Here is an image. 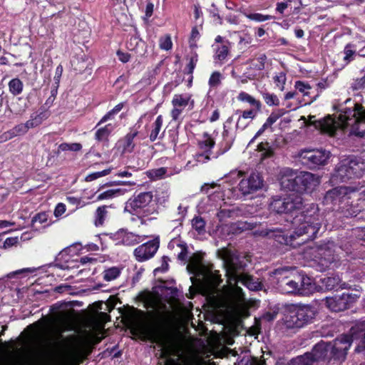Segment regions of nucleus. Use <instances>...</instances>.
Segmentation results:
<instances>
[{
  "label": "nucleus",
  "mask_w": 365,
  "mask_h": 365,
  "mask_svg": "<svg viewBox=\"0 0 365 365\" xmlns=\"http://www.w3.org/2000/svg\"><path fill=\"white\" fill-rule=\"evenodd\" d=\"M219 255L223 260L227 283L232 289V296L237 301L244 299L242 289L237 286L239 283L251 291L262 289V284L259 279L244 272L247 264L237 252L224 248L219 251Z\"/></svg>",
  "instance_id": "obj_1"
},
{
  "label": "nucleus",
  "mask_w": 365,
  "mask_h": 365,
  "mask_svg": "<svg viewBox=\"0 0 365 365\" xmlns=\"http://www.w3.org/2000/svg\"><path fill=\"white\" fill-rule=\"evenodd\" d=\"M187 272L193 274L190 277L192 285L190 290L199 292L210 299H215L218 294V286L222 279L219 271H213L212 268L205 266L199 256L194 255L189 259L187 265Z\"/></svg>",
  "instance_id": "obj_2"
},
{
  "label": "nucleus",
  "mask_w": 365,
  "mask_h": 365,
  "mask_svg": "<svg viewBox=\"0 0 365 365\" xmlns=\"http://www.w3.org/2000/svg\"><path fill=\"white\" fill-rule=\"evenodd\" d=\"M302 207L303 210L292 220L294 229L292 237L302 236V239L297 242V245L315 238L322 221L317 205L311 203L302 205Z\"/></svg>",
  "instance_id": "obj_3"
},
{
  "label": "nucleus",
  "mask_w": 365,
  "mask_h": 365,
  "mask_svg": "<svg viewBox=\"0 0 365 365\" xmlns=\"http://www.w3.org/2000/svg\"><path fill=\"white\" fill-rule=\"evenodd\" d=\"M158 208L152 192H142L133 195L126 201L124 212L143 218L158 215Z\"/></svg>",
  "instance_id": "obj_4"
},
{
  "label": "nucleus",
  "mask_w": 365,
  "mask_h": 365,
  "mask_svg": "<svg viewBox=\"0 0 365 365\" xmlns=\"http://www.w3.org/2000/svg\"><path fill=\"white\" fill-rule=\"evenodd\" d=\"M319 183V178L309 172L291 173L283 176L281 179V185L283 187L297 192L311 191Z\"/></svg>",
  "instance_id": "obj_5"
},
{
  "label": "nucleus",
  "mask_w": 365,
  "mask_h": 365,
  "mask_svg": "<svg viewBox=\"0 0 365 365\" xmlns=\"http://www.w3.org/2000/svg\"><path fill=\"white\" fill-rule=\"evenodd\" d=\"M364 163L356 157L341 159L336 167L333 178L336 181L347 182L361 178L364 173Z\"/></svg>",
  "instance_id": "obj_6"
},
{
  "label": "nucleus",
  "mask_w": 365,
  "mask_h": 365,
  "mask_svg": "<svg viewBox=\"0 0 365 365\" xmlns=\"http://www.w3.org/2000/svg\"><path fill=\"white\" fill-rule=\"evenodd\" d=\"M314 309L310 305H300L293 307L284 319L288 329L301 328L312 322L315 317Z\"/></svg>",
  "instance_id": "obj_7"
},
{
  "label": "nucleus",
  "mask_w": 365,
  "mask_h": 365,
  "mask_svg": "<svg viewBox=\"0 0 365 365\" xmlns=\"http://www.w3.org/2000/svg\"><path fill=\"white\" fill-rule=\"evenodd\" d=\"M364 331L365 320L356 322L355 325L350 329L351 336L341 335L334 340V344L331 346V353L333 355L338 359L340 357H344L351 345L353 340L352 338L356 337L360 332H363Z\"/></svg>",
  "instance_id": "obj_8"
},
{
  "label": "nucleus",
  "mask_w": 365,
  "mask_h": 365,
  "mask_svg": "<svg viewBox=\"0 0 365 365\" xmlns=\"http://www.w3.org/2000/svg\"><path fill=\"white\" fill-rule=\"evenodd\" d=\"M303 199L296 194H289L285 197L274 198L269 205L270 209L277 213H292L302 207Z\"/></svg>",
  "instance_id": "obj_9"
},
{
  "label": "nucleus",
  "mask_w": 365,
  "mask_h": 365,
  "mask_svg": "<svg viewBox=\"0 0 365 365\" xmlns=\"http://www.w3.org/2000/svg\"><path fill=\"white\" fill-rule=\"evenodd\" d=\"M330 152L325 150H303L299 153L302 164L310 169H314L327 163Z\"/></svg>",
  "instance_id": "obj_10"
},
{
  "label": "nucleus",
  "mask_w": 365,
  "mask_h": 365,
  "mask_svg": "<svg viewBox=\"0 0 365 365\" xmlns=\"http://www.w3.org/2000/svg\"><path fill=\"white\" fill-rule=\"evenodd\" d=\"M361 119H365V109H363L361 105L354 103L353 108H346L341 110L339 115L338 121L334 120L336 130L339 127L345 128L347 126H351Z\"/></svg>",
  "instance_id": "obj_11"
},
{
  "label": "nucleus",
  "mask_w": 365,
  "mask_h": 365,
  "mask_svg": "<svg viewBox=\"0 0 365 365\" xmlns=\"http://www.w3.org/2000/svg\"><path fill=\"white\" fill-rule=\"evenodd\" d=\"M359 247H365V227H355L349 231L340 247L347 254H352L351 250H358Z\"/></svg>",
  "instance_id": "obj_12"
},
{
  "label": "nucleus",
  "mask_w": 365,
  "mask_h": 365,
  "mask_svg": "<svg viewBox=\"0 0 365 365\" xmlns=\"http://www.w3.org/2000/svg\"><path fill=\"white\" fill-rule=\"evenodd\" d=\"M147 236L140 235L135 232L129 231L127 228L119 229L114 233L110 234V239L115 245L133 247L144 241Z\"/></svg>",
  "instance_id": "obj_13"
},
{
  "label": "nucleus",
  "mask_w": 365,
  "mask_h": 365,
  "mask_svg": "<svg viewBox=\"0 0 365 365\" xmlns=\"http://www.w3.org/2000/svg\"><path fill=\"white\" fill-rule=\"evenodd\" d=\"M357 298L356 294L344 292L341 294L326 297L325 303L331 311L338 312L349 309L356 301Z\"/></svg>",
  "instance_id": "obj_14"
},
{
  "label": "nucleus",
  "mask_w": 365,
  "mask_h": 365,
  "mask_svg": "<svg viewBox=\"0 0 365 365\" xmlns=\"http://www.w3.org/2000/svg\"><path fill=\"white\" fill-rule=\"evenodd\" d=\"M159 247L160 237L156 236L153 240L138 246L133 250V256L138 262H146L155 255Z\"/></svg>",
  "instance_id": "obj_15"
},
{
  "label": "nucleus",
  "mask_w": 365,
  "mask_h": 365,
  "mask_svg": "<svg viewBox=\"0 0 365 365\" xmlns=\"http://www.w3.org/2000/svg\"><path fill=\"white\" fill-rule=\"evenodd\" d=\"M259 235L263 237H267L274 239L275 241L280 244L290 245L295 246L294 240L302 239V236L292 237L293 232L289 235L285 233V230L282 227H272L268 228H263L260 230Z\"/></svg>",
  "instance_id": "obj_16"
},
{
  "label": "nucleus",
  "mask_w": 365,
  "mask_h": 365,
  "mask_svg": "<svg viewBox=\"0 0 365 365\" xmlns=\"http://www.w3.org/2000/svg\"><path fill=\"white\" fill-rule=\"evenodd\" d=\"M264 186V180L258 173H251L247 178L240 180L238 187L243 195L252 194L261 190Z\"/></svg>",
  "instance_id": "obj_17"
},
{
  "label": "nucleus",
  "mask_w": 365,
  "mask_h": 365,
  "mask_svg": "<svg viewBox=\"0 0 365 365\" xmlns=\"http://www.w3.org/2000/svg\"><path fill=\"white\" fill-rule=\"evenodd\" d=\"M349 190V187L341 186L327 191L324 197V203L333 206L338 205L339 207L342 206V204L344 205L345 202H349V200H351Z\"/></svg>",
  "instance_id": "obj_18"
},
{
  "label": "nucleus",
  "mask_w": 365,
  "mask_h": 365,
  "mask_svg": "<svg viewBox=\"0 0 365 365\" xmlns=\"http://www.w3.org/2000/svg\"><path fill=\"white\" fill-rule=\"evenodd\" d=\"M195 101L191 98L190 94H175L172 100V105L173 106L171 110V117L173 120H177L182 110L186 106H189V109L192 110L194 108Z\"/></svg>",
  "instance_id": "obj_19"
},
{
  "label": "nucleus",
  "mask_w": 365,
  "mask_h": 365,
  "mask_svg": "<svg viewBox=\"0 0 365 365\" xmlns=\"http://www.w3.org/2000/svg\"><path fill=\"white\" fill-rule=\"evenodd\" d=\"M334 247L335 245L333 242H329L316 247L317 255L315 257L319 259V263L322 266L328 267L336 260V255L334 254Z\"/></svg>",
  "instance_id": "obj_20"
},
{
  "label": "nucleus",
  "mask_w": 365,
  "mask_h": 365,
  "mask_svg": "<svg viewBox=\"0 0 365 365\" xmlns=\"http://www.w3.org/2000/svg\"><path fill=\"white\" fill-rule=\"evenodd\" d=\"M307 125H313L321 132L327 133L329 135H334L336 133V123L334 120L330 116L321 118L319 120L315 119V116L309 115L307 121Z\"/></svg>",
  "instance_id": "obj_21"
},
{
  "label": "nucleus",
  "mask_w": 365,
  "mask_h": 365,
  "mask_svg": "<svg viewBox=\"0 0 365 365\" xmlns=\"http://www.w3.org/2000/svg\"><path fill=\"white\" fill-rule=\"evenodd\" d=\"M322 287L327 291L347 289L349 284L342 282L339 275L327 277L320 279Z\"/></svg>",
  "instance_id": "obj_22"
},
{
  "label": "nucleus",
  "mask_w": 365,
  "mask_h": 365,
  "mask_svg": "<svg viewBox=\"0 0 365 365\" xmlns=\"http://www.w3.org/2000/svg\"><path fill=\"white\" fill-rule=\"evenodd\" d=\"M297 279H299L298 295L308 296L316 291L317 286L313 279L306 275L299 274Z\"/></svg>",
  "instance_id": "obj_23"
},
{
  "label": "nucleus",
  "mask_w": 365,
  "mask_h": 365,
  "mask_svg": "<svg viewBox=\"0 0 365 365\" xmlns=\"http://www.w3.org/2000/svg\"><path fill=\"white\" fill-rule=\"evenodd\" d=\"M339 209L346 217H357L361 211V207L359 206V203H354V202L350 201V200H349V202H345Z\"/></svg>",
  "instance_id": "obj_24"
},
{
  "label": "nucleus",
  "mask_w": 365,
  "mask_h": 365,
  "mask_svg": "<svg viewBox=\"0 0 365 365\" xmlns=\"http://www.w3.org/2000/svg\"><path fill=\"white\" fill-rule=\"evenodd\" d=\"M295 268L292 267H279L275 269L272 272L271 276L274 277V279L276 280L277 286H279L282 280L290 278Z\"/></svg>",
  "instance_id": "obj_25"
},
{
  "label": "nucleus",
  "mask_w": 365,
  "mask_h": 365,
  "mask_svg": "<svg viewBox=\"0 0 365 365\" xmlns=\"http://www.w3.org/2000/svg\"><path fill=\"white\" fill-rule=\"evenodd\" d=\"M278 287L284 293L298 294L299 279H297V276L294 279L289 278L282 280Z\"/></svg>",
  "instance_id": "obj_26"
},
{
  "label": "nucleus",
  "mask_w": 365,
  "mask_h": 365,
  "mask_svg": "<svg viewBox=\"0 0 365 365\" xmlns=\"http://www.w3.org/2000/svg\"><path fill=\"white\" fill-rule=\"evenodd\" d=\"M138 132L128 133L123 139L119 140V145L122 148L123 153H130L135 148L134 138L137 135Z\"/></svg>",
  "instance_id": "obj_27"
},
{
  "label": "nucleus",
  "mask_w": 365,
  "mask_h": 365,
  "mask_svg": "<svg viewBox=\"0 0 365 365\" xmlns=\"http://www.w3.org/2000/svg\"><path fill=\"white\" fill-rule=\"evenodd\" d=\"M230 43L227 40H226V42H225L223 44L212 45V48L215 51L214 56L215 61L220 63H222L226 59L230 51Z\"/></svg>",
  "instance_id": "obj_28"
},
{
  "label": "nucleus",
  "mask_w": 365,
  "mask_h": 365,
  "mask_svg": "<svg viewBox=\"0 0 365 365\" xmlns=\"http://www.w3.org/2000/svg\"><path fill=\"white\" fill-rule=\"evenodd\" d=\"M163 122V116L160 115L152 124V129L149 135V138L151 142H154L158 138H161L163 136V132L161 134L160 133L162 129Z\"/></svg>",
  "instance_id": "obj_29"
},
{
  "label": "nucleus",
  "mask_w": 365,
  "mask_h": 365,
  "mask_svg": "<svg viewBox=\"0 0 365 365\" xmlns=\"http://www.w3.org/2000/svg\"><path fill=\"white\" fill-rule=\"evenodd\" d=\"M227 231L232 232L234 235L241 233L245 230H251L252 225L251 223L244 221H237L234 223H231L230 225L226 226Z\"/></svg>",
  "instance_id": "obj_30"
},
{
  "label": "nucleus",
  "mask_w": 365,
  "mask_h": 365,
  "mask_svg": "<svg viewBox=\"0 0 365 365\" xmlns=\"http://www.w3.org/2000/svg\"><path fill=\"white\" fill-rule=\"evenodd\" d=\"M237 99L240 101L248 103L250 105L254 106L257 110H261V102L258 100H256L254 97L246 92H240L237 96Z\"/></svg>",
  "instance_id": "obj_31"
},
{
  "label": "nucleus",
  "mask_w": 365,
  "mask_h": 365,
  "mask_svg": "<svg viewBox=\"0 0 365 365\" xmlns=\"http://www.w3.org/2000/svg\"><path fill=\"white\" fill-rule=\"evenodd\" d=\"M108 207L106 205L101 206L97 208L95 212L94 224L96 227L103 225L107 217Z\"/></svg>",
  "instance_id": "obj_32"
},
{
  "label": "nucleus",
  "mask_w": 365,
  "mask_h": 365,
  "mask_svg": "<svg viewBox=\"0 0 365 365\" xmlns=\"http://www.w3.org/2000/svg\"><path fill=\"white\" fill-rule=\"evenodd\" d=\"M24 84L23 82L18 78L11 79L9 82V91L14 96H18L23 91Z\"/></svg>",
  "instance_id": "obj_33"
},
{
  "label": "nucleus",
  "mask_w": 365,
  "mask_h": 365,
  "mask_svg": "<svg viewBox=\"0 0 365 365\" xmlns=\"http://www.w3.org/2000/svg\"><path fill=\"white\" fill-rule=\"evenodd\" d=\"M215 145V141L214 140L207 134H205L204 135V139L199 142V146L200 149L204 150L205 153H207L206 158L210 159V157L208 156L207 153L210 152L211 149Z\"/></svg>",
  "instance_id": "obj_34"
},
{
  "label": "nucleus",
  "mask_w": 365,
  "mask_h": 365,
  "mask_svg": "<svg viewBox=\"0 0 365 365\" xmlns=\"http://www.w3.org/2000/svg\"><path fill=\"white\" fill-rule=\"evenodd\" d=\"M351 128V134L358 137H365V119L357 120Z\"/></svg>",
  "instance_id": "obj_35"
},
{
  "label": "nucleus",
  "mask_w": 365,
  "mask_h": 365,
  "mask_svg": "<svg viewBox=\"0 0 365 365\" xmlns=\"http://www.w3.org/2000/svg\"><path fill=\"white\" fill-rule=\"evenodd\" d=\"M192 228L199 234L202 235L205 232L206 222L205 220L200 216H195L192 220Z\"/></svg>",
  "instance_id": "obj_36"
},
{
  "label": "nucleus",
  "mask_w": 365,
  "mask_h": 365,
  "mask_svg": "<svg viewBox=\"0 0 365 365\" xmlns=\"http://www.w3.org/2000/svg\"><path fill=\"white\" fill-rule=\"evenodd\" d=\"M121 272V269L117 267H112L106 269L103 274L104 280L110 282L117 279Z\"/></svg>",
  "instance_id": "obj_37"
},
{
  "label": "nucleus",
  "mask_w": 365,
  "mask_h": 365,
  "mask_svg": "<svg viewBox=\"0 0 365 365\" xmlns=\"http://www.w3.org/2000/svg\"><path fill=\"white\" fill-rule=\"evenodd\" d=\"M329 350V346H327L324 343H318L317 344L313 349L312 354L314 356V359H318L320 358L325 357L327 355V352Z\"/></svg>",
  "instance_id": "obj_38"
},
{
  "label": "nucleus",
  "mask_w": 365,
  "mask_h": 365,
  "mask_svg": "<svg viewBox=\"0 0 365 365\" xmlns=\"http://www.w3.org/2000/svg\"><path fill=\"white\" fill-rule=\"evenodd\" d=\"M111 131L112 125L111 124H108L96 130L95 133V139L98 141L105 140L108 138Z\"/></svg>",
  "instance_id": "obj_39"
},
{
  "label": "nucleus",
  "mask_w": 365,
  "mask_h": 365,
  "mask_svg": "<svg viewBox=\"0 0 365 365\" xmlns=\"http://www.w3.org/2000/svg\"><path fill=\"white\" fill-rule=\"evenodd\" d=\"M122 193L123 192L120 189H109L100 193L98 195L97 199L99 200L111 199L122 195Z\"/></svg>",
  "instance_id": "obj_40"
},
{
  "label": "nucleus",
  "mask_w": 365,
  "mask_h": 365,
  "mask_svg": "<svg viewBox=\"0 0 365 365\" xmlns=\"http://www.w3.org/2000/svg\"><path fill=\"white\" fill-rule=\"evenodd\" d=\"M259 110L255 108L246 110H237L235 112V115H240L243 118L251 121L255 118Z\"/></svg>",
  "instance_id": "obj_41"
},
{
  "label": "nucleus",
  "mask_w": 365,
  "mask_h": 365,
  "mask_svg": "<svg viewBox=\"0 0 365 365\" xmlns=\"http://www.w3.org/2000/svg\"><path fill=\"white\" fill-rule=\"evenodd\" d=\"M244 14L250 20L255 21L257 22H262L274 19L272 16L264 15L259 13H245Z\"/></svg>",
  "instance_id": "obj_42"
},
{
  "label": "nucleus",
  "mask_w": 365,
  "mask_h": 365,
  "mask_svg": "<svg viewBox=\"0 0 365 365\" xmlns=\"http://www.w3.org/2000/svg\"><path fill=\"white\" fill-rule=\"evenodd\" d=\"M354 45L351 43H348L346 45L344 49V61H346V63H349L351 61L354 60V56L356 54V49L354 48Z\"/></svg>",
  "instance_id": "obj_43"
},
{
  "label": "nucleus",
  "mask_w": 365,
  "mask_h": 365,
  "mask_svg": "<svg viewBox=\"0 0 365 365\" xmlns=\"http://www.w3.org/2000/svg\"><path fill=\"white\" fill-rule=\"evenodd\" d=\"M262 97L264 102L269 106H279V100L277 96L273 93H262Z\"/></svg>",
  "instance_id": "obj_44"
},
{
  "label": "nucleus",
  "mask_w": 365,
  "mask_h": 365,
  "mask_svg": "<svg viewBox=\"0 0 365 365\" xmlns=\"http://www.w3.org/2000/svg\"><path fill=\"white\" fill-rule=\"evenodd\" d=\"M285 113L284 109H278L271 113L269 116L267 118L266 122L272 126L279 118Z\"/></svg>",
  "instance_id": "obj_45"
},
{
  "label": "nucleus",
  "mask_w": 365,
  "mask_h": 365,
  "mask_svg": "<svg viewBox=\"0 0 365 365\" xmlns=\"http://www.w3.org/2000/svg\"><path fill=\"white\" fill-rule=\"evenodd\" d=\"M222 75L219 71L213 72L209 79L208 84L210 88H217L221 83Z\"/></svg>",
  "instance_id": "obj_46"
},
{
  "label": "nucleus",
  "mask_w": 365,
  "mask_h": 365,
  "mask_svg": "<svg viewBox=\"0 0 365 365\" xmlns=\"http://www.w3.org/2000/svg\"><path fill=\"white\" fill-rule=\"evenodd\" d=\"M294 87L297 91L303 93L304 96H308L309 94V90L312 88L308 83L301 81H296Z\"/></svg>",
  "instance_id": "obj_47"
},
{
  "label": "nucleus",
  "mask_w": 365,
  "mask_h": 365,
  "mask_svg": "<svg viewBox=\"0 0 365 365\" xmlns=\"http://www.w3.org/2000/svg\"><path fill=\"white\" fill-rule=\"evenodd\" d=\"M159 46L162 50L169 51L172 48L173 43L170 36H165L160 38Z\"/></svg>",
  "instance_id": "obj_48"
},
{
  "label": "nucleus",
  "mask_w": 365,
  "mask_h": 365,
  "mask_svg": "<svg viewBox=\"0 0 365 365\" xmlns=\"http://www.w3.org/2000/svg\"><path fill=\"white\" fill-rule=\"evenodd\" d=\"M167 173V168H160L158 169L152 170L149 173V176L153 180H158L163 178Z\"/></svg>",
  "instance_id": "obj_49"
},
{
  "label": "nucleus",
  "mask_w": 365,
  "mask_h": 365,
  "mask_svg": "<svg viewBox=\"0 0 365 365\" xmlns=\"http://www.w3.org/2000/svg\"><path fill=\"white\" fill-rule=\"evenodd\" d=\"M197 61V55L196 53H195V55L190 58V61L186 66V71H187L186 72L187 74L190 75V82L192 80V75L193 71L196 66Z\"/></svg>",
  "instance_id": "obj_50"
},
{
  "label": "nucleus",
  "mask_w": 365,
  "mask_h": 365,
  "mask_svg": "<svg viewBox=\"0 0 365 365\" xmlns=\"http://www.w3.org/2000/svg\"><path fill=\"white\" fill-rule=\"evenodd\" d=\"M9 131L12 134V136L14 137L16 135L25 134L28 131V129L25 123H21L16 125Z\"/></svg>",
  "instance_id": "obj_51"
},
{
  "label": "nucleus",
  "mask_w": 365,
  "mask_h": 365,
  "mask_svg": "<svg viewBox=\"0 0 365 365\" xmlns=\"http://www.w3.org/2000/svg\"><path fill=\"white\" fill-rule=\"evenodd\" d=\"M250 123V120H247V119L243 118L240 115H238V118L235 125L236 130H245L248 126Z\"/></svg>",
  "instance_id": "obj_52"
},
{
  "label": "nucleus",
  "mask_w": 365,
  "mask_h": 365,
  "mask_svg": "<svg viewBox=\"0 0 365 365\" xmlns=\"http://www.w3.org/2000/svg\"><path fill=\"white\" fill-rule=\"evenodd\" d=\"M200 34L197 26L192 29L190 38V45L191 47L196 46V41L200 38Z\"/></svg>",
  "instance_id": "obj_53"
},
{
  "label": "nucleus",
  "mask_w": 365,
  "mask_h": 365,
  "mask_svg": "<svg viewBox=\"0 0 365 365\" xmlns=\"http://www.w3.org/2000/svg\"><path fill=\"white\" fill-rule=\"evenodd\" d=\"M274 81L282 91L284 89V86L286 82V75L283 72L274 77Z\"/></svg>",
  "instance_id": "obj_54"
},
{
  "label": "nucleus",
  "mask_w": 365,
  "mask_h": 365,
  "mask_svg": "<svg viewBox=\"0 0 365 365\" xmlns=\"http://www.w3.org/2000/svg\"><path fill=\"white\" fill-rule=\"evenodd\" d=\"M234 211L230 209H221L217 213V217L220 221H222L227 218L231 217Z\"/></svg>",
  "instance_id": "obj_55"
},
{
  "label": "nucleus",
  "mask_w": 365,
  "mask_h": 365,
  "mask_svg": "<svg viewBox=\"0 0 365 365\" xmlns=\"http://www.w3.org/2000/svg\"><path fill=\"white\" fill-rule=\"evenodd\" d=\"M48 215L45 212H41L36 214L31 220L32 225L34 226L35 223L39 222L40 224L45 223L47 222Z\"/></svg>",
  "instance_id": "obj_56"
},
{
  "label": "nucleus",
  "mask_w": 365,
  "mask_h": 365,
  "mask_svg": "<svg viewBox=\"0 0 365 365\" xmlns=\"http://www.w3.org/2000/svg\"><path fill=\"white\" fill-rule=\"evenodd\" d=\"M41 118L39 115H36L34 118L27 120L25 124L27 129L35 128L41 123Z\"/></svg>",
  "instance_id": "obj_57"
},
{
  "label": "nucleus",
  "mask_w": 365,
  "mask_h": 365,
  "mask_svg": "<svg viewBox=\"0 0 365 365\" xmlns=\"http://www.w3.org/2000/svg\"><path fill=\"white\" fill-rule=\"evenodd\" d=\"M365 86V73L364 75L359 78H356L351 85L353 90H359Z\"/></svg>",
  "instance_id": "obj_58"
},
{
  "label": "nucleus",
  "mask_w": 365,
  "mask_h": 365,
  "mask_svg": "<svg viewBox=\"0 0 365 365\" xmlns=\"http://www.w3.org/2000/svg\"><path fill=\"white\" fill-rule=\"evenodd\" d=\"M290 7L292 9V0H287L285 2H279L277 4L276 10L279 12L280 14H282L284 11L288 8Z\"/></svg>",
  "instance_id": "obj_59"
},
{
  "label": "nucleus",
  "mask_w": 365,
  "mask_h": 365,
  "mask_svg": "<svg viewBox=\"0 0 365 365\" xmlns=\"http://www.w3.org/2000/svg\"><path fill=\"white\" fill-rule=\"evenodd\" d=\"M168 257H162V264L160 267H157L154 269V272H165L168 269Z\"/></svg>",
  "instance_id": "obj_60"
},
{
  "label": "nucleus",
  "mask_w": 365,
  "mask_h": 365,
  "mask_svg": "<svg viewBox=\"0 0 365 365\" xmlns=\"http://www.w3.org/2000/svg\"><path fill=\"white\" fill-rule=\"evenodd\" d=\"M233 120H234V115L229 117L225 122V123L223 125V132H222V136L224 138H225L228 136L230 125L232 124Z\"/></svg>",
  "instance_id": "obj_61"
},
{
  "label": "nucleus",
  "mask_w": 365,
  "mask_h": 365,
  "mask_svg": "<svg viewBox=\"0 0 365 365\" xmlns=\"http://www.w3.org/2000/svg\"><path fill=\"white\" fill-rule=\"evenodd\" d=\"M18 242H19V239L17 237H8L4 242L3 247L4 249H8V248H10V247L17 245Z\"/></svg>",
  "instance_id": "obj_62"
},
{
  "label": "nucleus",
  "mask_w": 365,
  "mask_h": 365,
  "mask_svg": "<svg viewBox=\"0 0 365 365\" xmlns=\"http://www.w3.org/2000/svg\"><path fill=\"white\" fill-rule=\"evenodd\" d=\"M160 365H181L178 359L171 357H165L162 361L159 363Z\"/></svg>",
  "instance_id": "obj_63"
},
{
  "label": "nucleus",
  "mask_w": 365,
  "mask_h": 365,
  "mask_svg": "<svg viewBox=\"0 0 365 365\" xmlns=\"http://www.w3.org/2000/svg\"><path fill=\"white\" fill-rule=\"evenodd\" d=\"M116 54L118 57V59L122 62V63H127L130 61V55L128 53H125V52H123L120 50H118L117 52H116Z\"/></svg>",
  "instance_id": "obj_64"
}]
</instances>
